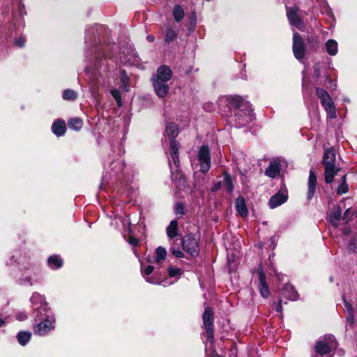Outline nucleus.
<instances>
[{
    "mask_svg": "<svg viewBox=\"0 0 357 357\" xmlns=\"http://www.w3.org/2000/svg\"><path fill=\"white\" fill-rule=\"evenodd\" d=\"M231 105L236 108V122L238 126H244L250 123L252 119V109L249 103L245 101L241 97L236 96L231 99Z\"/></svg>",
    "mask_w": 357,
    "mask_h": 357,
    "instance_id": "obj_1",
    "label": "nucleus"
},
{
    "mask_svg": "<svg viewBox=\"0 0 357 357\" xmlns=\"http://www.w3.org/2000/svg\"><path fill=\"white\" fill-rule=\"evenodd\" d=\"M323 163L324 165L325 181L326 183H331L334 176L339 171L338 168H335V153L333 149L330 148L326 150Z\"/></svg>",
    "mask_w": 357,
    "mask_h": 357,
    "instance_id": "obj_2",
    "label": "nucleus"
},
{
    "mask_svg": "<svg viewBox=\"0 0 357 357\" xmlns=\"http://www.w3.org/2000/svg\"><path fill=\"white\" fill-rule=\"evenodd\" d=\"M337 343L333 335L325 336L315 346V354L312 357H332L331 351L336 349Z\"/></svg>",
    "mask_w": 357,
    "mask_h": 357,
    "instance_id": "obj_3",
    "label": "nucleus"
},
{
    "mask_svg": "<svg viewBox=\"0 0 357 357\" xmlns=\"http://www.w3.org/2000/svg\"><path fill=\"white\" fill-rule=\"evenodd\" d=\"M197 156L201 172L203 173L207 172L211 167V155L208 146H202Z\"/></svg>",
    "mask_w": 357,
    "mask_h": 357,
    "instance_id": "obj_4",
    "label": "nucleus"
},
{
    "mask_svg": "<svg viewBox=\"0 0 357 357\" xmlns=\"http://www.w3.org/2000/svg\"><path fill=\"white\" fill-rule=\"evenodd\" d=\"M183 249L192 257H195L199 255V245L197 239L191 236L186 235L182 240Z\"/></svg>",
    "mask_w": 357,
    "mask_h": 357,
    "instance_id": "obj_5",
    "label": "nucleus"
},
{
    "mask_svg": "<svg viewBox=\"0 0 357 357\" xmlns=\"http://www.w3.org/2000/svg\"><path fill=\"white\" fill-rule=\"evenodd\" d=\"M31 302L33 306H36L34 307V310L36 311V318H38V320L43 319L40 314L43 312H46L47 309V303L43 296L38 293H34L31 298Z\"/></svg>",
    "mask_w": 357,
    "mask_h": 357,
    "instance_id": "obj_6",
    "label": "nucleus"
},
{
    "mask_svg": "<svg viewBox=\"0 0 357 357\" xmlns=\"http://www.w3.org/2000/svg\"><path fill=\"white\" fill-rule=\"evenodd\" d=\"M202 318L204 325L207 333L208 339L211 340H213V312L211 307H205Z\"/></svg>",
    "mask_w": 357,
    "mask_h": 357,
    "instance_id": "obj_7",
    "label": "nucleus"
},
{
    "mask_svg": "<svg viewBox=\"0 0 357 357\" xmlns=\"http://www.w3.org/2000/svg\"><path fill=\"white\" fill-rule=\"evenodd\" d=\"M293 52L297 59H301L305 56V47L303 40L298 33H294L293 37Z\"/></svg>",
    "mask_w": 357,
    "mask_h": 357,
    "instance_id": "obj_8",
    "label": "nucleus"
},
{
    "mask_svg": "<svg viewBox=\"0 0 357 357\" xmlns=\"http://www.w3.org/2000/svg\"><path fill=\"white\" fill-rule=\"evenodd\" d=\"M54 321L45 318L44 321H40L33 327L35 334L43 336L54 328Z\"/></svg>",
    "mask_w": 357,
    "mask_h": 357,
    "instance_id": "obj_9",
    "label": "nucleus"
},
{
    "mask_svg": "<svg viewBox=\"0 0 357 357\" xmlns=\"http://www.w3.org/2000/svg\"><path fill=\"white\" fill-rule=\"evenodd\" d=\"M172 77V71L167 66L163 65L160 66L156 71V73L152 77L151 80H160L168 82Z\"/></svg>",
    "mask_w": 357,
    "mask_h": 357,
    "instance_id": "obj_10",
    "label": "nucleus"
},
{
    "mask_svg": "<svg viewBox=\"0 0 357 357\" xmlns=\"http://www.w3.org/2000/svg\"><path fill=\"white\" fill-rule=\"evenodd\" d=\"M298 8L296 6L287 8V15L289 23L292 26L301 29L303 27V22L298 15Z\"/></svg>",
    "mask_w": 357,
    "mask_h": 357,
    "instance_id": "obj_11",
    "label": "nucleus"
},
{
    "mask_svg": "<svg viewBox=\"0 0 357 357\" xmlns=\"http://www.w3.org/2000/svg\"><path fill=\"white\" fill-rule=\"evenodd\" d=\"M258 275H259V289L261 295L264 298H266L269 296V289L266 284V275L263 271L262 265L260 264L258 267Z\"/></svg>",
    "mask_w": 357,
    "mask_h": 357,
    "instance_id": "obj_12",
    "label": "nucleus"
},
{
    "mask_svg": "<svg viewBox=\"0 0 357 357\" xmlns=\"http://www.w3.org/2000/svg\"><path fill=\"white\" fill-rule=\"evenodd\" d=\"M154 91L160 98H165L169 92V85L167 82L160 80H152Z\"/></svg>",
    "mask_w": 357,
    "mask_h": 357,
    "instance_id": "obj_13",
    "label": "nucleus"
},
{
    "mask_svg": "<svg viewBox=\"0 0 357 357\" xmlns=\"http://www.w3.org/2000/svg\"><path fill=\"white\" fill-rule=\"evenodd\" d=\"M280 172V163L278 160L271 161L265 171V174L270 178H275Z\"/></svg>",
    "mask_w": 357,
    "mask_h": 357,
    "instance_id": "obj_14",
    "label": "nucleus"
},
{
    "mask_svg": "<svg viewBox=\"0 0 357 357\" xmlns=\"http://www.w3.org/2000/svg\"><path fill=\"white\" fill-rule=\"evenodd\" d=\"M287 199V195L279 192L270 199L268 204L271 208H274L284 203Z\"/></svg>",
    "mask_w": 357,
    "mask_h": 357,
    "instance_id": "obj_15",
    "label": "nucleus"
},
{
    "mask_svg": "<svg viewBox=\"0 0 357 357\" xmlns=\"http://www.w3.org/2000/svg\"><path fill=\"white\" fill-rule=\"evenodd\" d=\"M321 104L331 119H335L336 117L335 105L330 96H328V98H324L321 100Z\"/></svg>",
    "mask_w": 357,
    "mask_h": 357,
    "instance_id": "obj_16",
    "label": "nucleus"
},
{
    "mask_svg": "<svg viewBox=\"0 0 357 357\" xmlns=\"http://www.w3.org/2000/svg\"><path fill=\"white\" fill-rule=\"evenodd\" d=\"M317 185V178L312 170H310L308 178L307 197L311 199L314 195Z\"/></svg>",
    "mask_w": 357,
    "mask_h": 357,
    "instance_id": "obj_17",
    "label": "nucleus"
},
{
    "mask_svg": "<svg viewBox=\"0 0 357 357\" xmlns=\"http://www.w3.org/2000/svg\"><path fill=\"white\" fill-rule=\"evenodd\" d=\"M178 143L175 140H172L170 142V153L172 155V160L174 163L176 167H178L180 164L178 153Z\"/></svg>",
    "mask_w": 357,
    "mask_h": 357,
    "instance_id": "obj_18",
    "label": "nucleus"
},
{
    "mask_svg": "<svg viewBox=\"0 0 357 357\" xmlns=\"http://www.w3.org/2000/svg\"><path fill=\"white\" fill-rule=\"evenodd\" d=\"M235 206L238 213L242 216L245 217L248 215V209L245 204V201L243 197H237Z\"/></svg>",
    "mask_w": 357,
    "mask_h": 357,
    "instance_id": "obj_19",
    "label": "nucleus"
},
{
    "mask_svg": "<svg viewBox=\"0 0 357 357\" xmlns=\"http://www.w3.org/2000/svg\"><path fill=\"white\" fill-rule=\"evenodd\" d=\"M330 222L335 227H338V222L341 218V208L340 206H335L329 215Z\"/></svg>",
    "mask_w": 357,
    "mask_h": 357,
    "instance_id": "obj_20",
    "label": "nucleus"
},
{
    "mask_svg": "<svg viewBox=\"0 0 357 357\" xmlns=\"http://www.w3.org/2000/svg\"><path fill=\"white\" fill-rule=\"evenodd\" d=\"M53 132L57 136L63 135L66 132V123L64 121L58 120L54 122L52 127Z\"/></svg>",
    "mask_w": 357,
    "mask_h": 357,
    "instance_id": "obj_21",
    "label": "nucleus"
},
{
    "mask_svg": "<svg viewBox=\"0 0 357 357\" xmlns=\"http://www.w3.org/2000/svg\"><path fill=\"white\" fill-rule=\"evenodd\" d=\"M166 132L169 138L170 139V142L172 140H174V139L178 134V129L177 125L175 124L174 123H168L166 126Z\"/></svg>",
    "mask_w": 357,
    "mask_h": 357,
    "instance_id": "obj_22",
    "label": "nucleus"
},
{
    "mask_svg": "<svg viewBox=\"0 0 357 357\" xmlns=\"http://www.w3.org/2000/svg\"><path fill=\"white\" fill-rule=\"evenodd\" d=\"M344 305L345 310L348 313V316L347 317V321L350 324L352 325L354 322V310L352 306V305L347 301L345 299H344Z\"/></svg>",
    "mask_w": 357,
    "mask_h": 357,
    "instance_id": "obj_23",
    "label": "nucleus"
},
{
    "mask_svg": "<svg viewBox=\"0 0 357 357\" xmlns=\"http://www.w3.org/2000/svg\"><path fill=\"white\" fill-rule=\"evenodd\" d=\"M284 296L287 298L295 301L298 298V293L294 290V287L290 284H287L284 289Z\"/></svg>",
    "mask_w": 357,
    "mask_h": 357,
    "instance_id": "obj_24",
    "label": "nucleus"
},
{
    "mask_svg": "<svg viewBox=\"0 0 357 357\" xmlns=\"http://www.w3.org/2000/svg\"><path fill=\"white\" fill-rule=\"evenodd\" d=\"M178 234V222L176 220H172L167 227V235L169 238L176 237Z\"/></svg>",
    "mask_w": 357,
    "mask_h": 357,
    "instance_id": "obj_25",
    "label": "nucleus"
},
{
    "mask_svg": "<svg viewBox=\"0 0 357 357\" xmlns=\"http://www.w3.org/2000/svg\"><path fill=\"white\" fill-rule=\"evenodd\" d=\"M326 52L331 56H335L337 52V43L333 39L328 40L326 43Z\"/></svg>",
    "mask_w": 357,
    "mask_h": 357,
    "instance_id": "obj_26",
    "label": "nucleus"
},
{
    "mask_svg": "<svg viewBox=\"0 0 357 357\" xmlns=\"http://www.w3.org/2000/svg\"><path fill=\"white\" fill-rule=\"evenodd\" d=\"M68 125L70 129L79 130L83 126V122L81 119L75 117L70 119L68 122Z\"/></svg>",
    "mask_w": 357,
    "mask_h": 357,
    "instance_id": "obj_27",
    "label": "nucleus"
},
{
    "mask_svg": "<svg viewBox=\"0 0 357 357\" xmlns=\"http://www.w3.org/2000/svg\"><path fill=\"white\" fill-rule=\"evenodd\" d=\"M31 337V333L28 331H21L17 335L19 343L23 346L30 340Z\"/></svg>",
    "mask_w": 357,
    "mask_h": 357,
    "instance_id": "obj_28",
    "label": "nucleus"
},
{
    "mask_svg": "<svg viewBox=\"0 0 357 357\" xmlns=\"http://www.w3.org/2000/svg\"><path fill=\"white\" fill-rule=\"evenodd\" d=\"M47 262L52 268H59L61 267L63 264V261L56 255L50 257L48 258Z\"/></svg>",
    "mask_w": 357,
    "mask_h": 357,
    "instance_id": "obj_29",
    "label": "nucleus"
},
{
    "mask_svg": "<svg viewBox=\"0 0 357 357\" xmlns=\"http://www.w3.org/2000/svg\"><path fill=\"white\" fill-rule=\"evenodd\" d=\"M173 15L174 20L176 22H180L183 19L184 16V11L179 5H176L174 6L173 10Z\"/></svg>",
    "mask_w": 357,
    "mask_h": 357,
    "instance_id": "obj_30",
    "label": "nucleus"
},
{
    "mask_svg": "<svg viewBox=\"0 0 357 357\" xmlns=\"http://www.w3.org/2000/svg\"><path fill=\"white\" fill-rule=\"evenodd\" d=\"M172 180L176 183H177V185H178V186L179 188L185 186V178L183 177V176L180 173H178V172H177V173L172 172Z\"/></svg>",
    "mask_w": 357,
    "mask_h": 357,
    "instance_id": "obj_31",
    "label": "nucleus"
},
{
    "mask_svg": "<svg viewBox=\"0 0 357 357\" xmlns=\"http://www.w3.org/2000/svg\"><path fill=\"white\" fill-rule=\"evenodd\" d=\"M167 255L166 250L162 247H158L156 249V257L155 261L160 263V261L165 259Z\"/></svg>",
    "mask_w": 357,
    "mask_h": 357,
    "instance_id": "obj_32",
    "label": "nucleus"
},
{
    "mask_svg": "<svg viewBox=\"0 0 357 357\" xmlns=\"http://www.w3.org/2000/svg\"><path fill=\"white\" fill-rule=\"evenodd\" d=\"M223 184H224L225 189L228 192H232V190H234V185L232 183L231 176L227 174H225L224 176Z\"/></svg>",
    "mask_w": 357,
    "mask_h": 357,
    "instance_id": "obj_33",
    "label": "nucleus"
},
{
    "mask_svg": "<svg viewBox=\"0 0 357 357\" xmlns=\"http://www.w3.org/2000/svg\"><path fill=\"white\" fill-rule=\"evenodd\" d=\"M129 81H130V78L126 74L125 70H122L121 82L122 87L124 89V90L126 91H128V90H129V86H128Z\"/></svg>",
    "mask_w": 357,
    "mask_h": 357,
    "instance_id": "obj_34",
    "label": "nucleus"
},
{
    "mask_svg": "<svg viewBox=\"0 0 357 357\" xmlns=\"http://www.w3.org/2000/svg\"><path fill=\"white\" fill-rule=\"evenodd\" d=\"M342 184L338 187L337 190V192L338 195H341L342 194H344L347 192L348 191V185L346 183V175H344L342 177Z\"/></svg>",
    "mask_w": 357,
    "mask_h": 357,
    "instance_id": "obj_35",
    "label": "nucleus"
},
{
    "mask_svg": "<svg viewBox=\"0 0 357 357\" xmlns=\"http://www.w3.org/2000/svg\"><path fill=\"white\" fill-rule=\"evenodd\" d=\"M176 37V33H175V31L171 29H167L166 31H165V41L167 43H170L172 41H173Z\"/></svg>",
    "mask_w": 357,
    "mask_h": 357,
    "instance_id": "obj_36",
    "label": "nucleus"
},
{
    "mask_svg": "<svg viewBox=\"0 0 357 357\" xmlns=\"http://www.w3.org/2000/svg\"><path fill=\"white\" fill-rule=\"evenodd\" d=\"M63 98L65 100H75L77 98L76 93L70 89H67L64 91L63 94Z\"/></svg>",
    "mask_w": 357,
    "mask_h": 357,
    "instance_id": "obj_37",
    "label": "nucleus"
},
{
    "mask_svg": "<svg viewBox=\"0 0 357 357\" xmlns=\"http://www.w3.org/2000/svg\"><path fill=\"white\" fill-rule=\"evenodd\" d=\"M316 93L320 101L324 98H328V96H329L328 93L326 90L319 87L316 88Z\"/></svg>",
    "mask_w": 357,
    "mask_h": 357,
    "instance_id": "obj_38",
    "label": "nucleus"
},
{
    "mask_svg": "<svg viewBox=\"0 0 357 357\" xmlns=\"http://www.w3.org/2000/svg\"><path fill=\"white\" fill-rule=\"evenodd\" d=\"M111 95L116 100L118 105L121 106L122 100L119 91L116 89H112L111 91Z\"/></svg>",
    "mask_w": 357,
    "mask_h": 357,
    "instance_id": "obj_39",
    "label": "nucleus"
},
{
    "mask_svg": "<svg viewBox=\"0 0 357 357\" xmlns=\"http://www.w3.org/2000/svg\"><path fill=\"white\" fill-rule=\"evenodd\" d=\"M168 273L170 277H179L181 274V270L178 268L170 266L168 268Z\"/></svg>",
    "mask_w": 357,
    "mask_h": 357,
    "instance_id": "obj_40",
    "label": "nucleus"
},
{
    "mask_svg": "<svg viewBox=\"0 0 357 357\" xmlns=\"http://www.w3.org/2000/svg\"><path fill=\"white\" fill-rule=\"evenodd\" d=\"M354 214V212H352L350 208H348L345 211L342 219L346 222H348L351 220L353 215Z\"/></svg>",
    "mask_w": 357,
    "mask_h": 357,
    "instance_id": "obj_41",
    "label": "nucleus"
},
{
    "mask_svg": "<svg viewBox=\"0 0 357 357\" xmlns=\"http://www.w3.org/2000/svg\"><path fill=\"white\" fill-rule=\"evenodd\" d=\"M175 212L176 214L183 215L184 214V207L182 204L177 203L176 205Z\"/></svg>",
    "mask_w": 357,
    "mask_h": 357,
    "instance_id": "obj_42",
    "label": "nucleus"
},
{
    "mask_svg": "<svg viewBox=\"0 0 357 357\" xmlns=\"http://www.w3.org/2000/svg\"><path fill=\"white\" fill-rule=\"evenodd\" d=\"M171 252L176 257L183 258L184 257L183 253L181 250H179L178 249H176V248H172L171 249Z\"/></svg>",
    "mask_w": 357,
    "mask_h": 357,
    "instance_id": "obj_43",
    "label": "nucleus"
},
{
    "mask_svg": "<svg viewBox=\"0 0 357 357\" xmlns=\"http://www.w3.org/2000/svg\"><path fill=\"white\" fill-rule=\"evenodd\" d=\"M15 43H16V45H18L19 47H23V46L24 45V44H25V40H24V38H18V39H17V40H15Z\"/></svg>",
    "mask_w": 357,
    "mask_h": 357,
    "instance_id": "obj_44",
    "label": "nucleus"
},
{
    "mask_svg": "<svg viewBox=\"0 0 357 357\" xmlns=\"http://www.w3.org/2000/svg\"><path fill=\"white\" fill-rule=\"evenodd\" d=\"M128 242L130 245L136 246L138 243V240L133 236H130L128 238Z\"/></svg>",
    "mask_w": 357,
    "mask_h": 357,
    "instance_id": "obj_45",
    "label": "nucleus"
},
{
    "mask_svg": "<svg viewBox=\"0 0 357 357\" xmlns=\"http://www.w3.org/2000/svg\"><path fill=\"white\" fill-rule=\"evenodd\" d=\"M27 318V316L24 313H18L17 314V319L20 321H24Z\"/></svg>",
    "mask_w": 357,
    "mask_h": 357,
    "instance_id": "obj_46",
    "label": "nucleus"
},
{
    "mask_svg": "<svg viewBox=\"0 0 357 357\" xmlns=\"http://www.w3.org/2000/svg\"><path fill=\"white\" fill-rule=\"evenodd\" d=\"M153 271V266H149L145 270H144V273L146 275H150L151 273H152V272Z\"/></svg>",
    "mask_w": 357,
    "mask_h": 357,
    "instance_id": "obj_47",
    "label": "nucleus"
},
{
    "mask_svg": "<svg viewBox=\"0 0 357 357\" xmlns=\"http://www.w3.org/2000/svg\"><path fill=\"white\" fill-rule=\"evenodd\" d=\"M276 311L278 312L282 313V301L281 300L279 301V303H278V306L276 307Z\"/></svg>",
    "mask_w": 357,
    "mask_h": 357,
    "instance_id": "obj_48",
    "label": "nucleus"
},
{
    "mask_svg": "<svg viewBox=\"0 0 357 357\" xmlns=\"http://www.w3.org/2000/svg\"><path fill=\"white\" fill-rule=\"evenodd\" d=\"M146 40H147L149 42L151 43V42H153V41H154L155 38H154V36H153V35H148V36H146Z\"/></svg>",
    "mask_w": 357,
    "mask_h": 357,
    "instance_id": "obj_49",
    "label": "nucleus"
},
{
    "mask_svg": "<svg viewBox=\"0 0 357 357\" xmlns=\"http://www.w3.org/2000/svg\"><path fill=\"white\" fill-rule=\"evenodd\" d=\"M314 74H315V76H316L317 78L319 77V76H320V70H319V67H317L315 68Z\"/></svg>",
    "mask_w": 357,
    "mask_h": 357,
    "instance_id": "obj_50",
    "label": "nucleus"
},
{
    "mask_svg": "<svg viewBox=\"0 0 357 357\" xmlns=\"http://www.w3.org/2000/svg\"><path fill=\"white\" fill-rule=\"evenodd\" d=\"M350 232H351V230H350V229H349V228H345V229H344V230H343V234H344V235H346V236L349 235V234H350Z\"/></svg>",
    "mask_w": 357,
    "mask_h": 357,
    "instance_id": "obj_51",
    "label": "nucleus"
},
{
    "mask_svg": "<svg viewBox=\"0 0 357 357\" xmlns=\"http://www.w3.org/2000/svg\"><path fill=\"white\" fill-rule=\"evenodd\" d=\"M4 324H5V321H3V319H0V327L3 326Z\"/></svg>",
    "mask_w": 357,
    "mask_h": 357,
    "instance_id": "obj_52",
    "label": "nucleus"
},
{
    "mask_svg": "<svg viewBox=\"0 0 357 357\" xmlns=\"http://www.w3.org/2000/svg\"><path fill=\"white\" fill-rule=\"evenodd\" d=\"M219 188H220V183L215 185L214 190H217L218 189H219Z\"/></svg>",
    "mask_w": 357,
    "mask_h": 357,
    "instance_id": "obj_53",
    "label": "nucleus"
},
{
    "mask_svg": "<svg viewBox=\"0 0 357 357\" xmlns=\"http://www.w3.org/2000/svg\"><path fill=\"white\" fill-rule=\"evenodd\" d=\"M355 247L354 244V243H351L349 245V249H353Z\"/></svg>",
    "mask_w": 357,
    "mask_h": 357,
    "instance_id": "obj_54",
    "label": "nucleus"
},
{
    "mask_svg": "<svg viewBox=\"0 0 357 357\" xmlns=\"http://www.w3.org/2000/svg\"><path fill=\"white\" fill-rule=\"evenodd\" d=\"M312 40H313L312 38H308L307 41H308V43H310L311 41H312Z\"/></svg>",
    "mask_w": 357,
    "mask_h": 357,
    "instance_id": "obj_55",
    "label": "nucleus"
},
{
    "mask_svg": "<svg viewBox=\"0 0 357 357\" xmlns=\"http://www.w3.org/2000/svg\"><path fill=\"white\" fill-rule=\"evenodd\" d=\"M146 282H151L149 279H146Z\"/></svg>",
    "mask_w": 357,
    "mask_h": 357,
    "instance_id": "obj_56",
    "label": "nucleus"
},
{
    "mask_svg": "<svg viewBox=\"0 0 357 357\" xmlns=\"http://www.w3.org/2000/svg\"><path fill=\"white\" fill-rule=\"evenodd\" d=\"M211 357H219L218 356H212Z\"/></svg>",
    "mask_w": 357,
    "mask_h": 357,
    "instance_id": "obj_57",
    "label": "nucleus"
}]
</instances>
